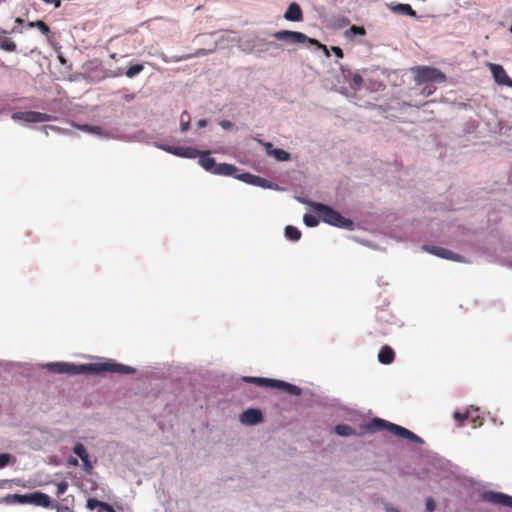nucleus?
I'll return each mask as SVG.
<instances>
[{
	"label": "nucleus",
	"mask_w": 512,
	"mask_h": 512,
	"mask_svg": "<svg viewBox=\"0 0 512 512\" xmlns=\"http://www.w3.org/2000/svg\"><path fill=\"white\" fill-rule=\"evenodd\" d=\"M63 374L68 375H97L102 373H118V374H134L136 370L128 365L117 363L111 359L103 362L88 363V364H74L63 362Z\"/></svg>",
	"instance_id": "f257e3e1"
},
{
	"label": "nucleus",
	"mask_w": 512,
	"mask_h": 512,
	"mask_svg": "<svg viewBox=\"0 0 512 512\" xmlns=\"http://www.w3.org/2000/svg\"><path fill=\"white\" fill-rule=\"evenodd\" d=\"M362 427L368 433H376L382 430H387L391 434L401 438H405L413 443H423V440L412 431L381 418H373L368 423L364 424Z\"/></svg>",
	"instance_id": "f03ea898"
},
{
	"label": "nucleus",
	"mask_w": 512,
	"mask_h": 512,
	"mask_svg": "<svg viewBox=\"0 0 512 512\" xmlns=\"http://www.w3.org/2000/svg\"><path fill=\"white\" fill-rule=\"evenodd\" d=\"M159 148L162 150L171 153L173 155L183 157V158H190L194 159L196 157L199 158V164L207 171L214 172V169L216 167L215 159L210 157L209 152H202L192 147H182V146H172L167 144L159 145Z\"/></svg>",
	"instance_id": "7ed1b4c3"
},
{
	"label": "nucleus",
	"mask_w": 512,
	"mask_h": 512,
	"mask_svg": "<svg viewBox=\"0 0 512 512\" xmlns=\"http://www.w3.org/2000/svg\"><path fill=\"white\" fill-rule=\"evenodd\" d=\"M312 209L317 214V216L325 223L330 225L346 228L349 230L353 229V221L343 217L339 212L335 211L331 207L321 204V203H312Z\"/></svg>",
	"instance_id": "20e7f679"
},
{
	"label": "nucleus",
	"mask_w": 512,
	"mask_h": 512,
	"mask_svg": "<svg viewBox=\"0 0 512 512\" xmlns=\"http://www.w3.org/2000/svg\"><path fill=\"white\" fill-rule=\"evenodd\" d=\"M5 501L8 504H33L36 506L49 508L52 505V500L49 495L43 492H34L30 494H9L6 496Z\"/></svg>",
	"instance_id": "39448f33"
},
{
	"label": "nucleus",
	"mask_w": 512,
	"mask_h": 512,
	"mask_svg": "<svg viewBox=\"0 0 512 512\" xmlns=\"http://www.w3.org/2000/svg\"><path fill=\"white\" fill-rule=\"evenodd\" d=\"M417 85L425 83H444L446 75L438 68L431 66H417L412 69Z\"/></svg>",
	"instance_id": "423d86ee"
},
{
	"label": "nucleus",
	"mask_w": 512,
	"mask_h": 512,
	"mask_svg": "<svg viewBox=\"0 0 512 512\" xmlns=\"http://www.w3.org/2000/svg\"><path fill=\"white\" fill-rule=\"evenodd\" d=\"M243 380L248 383H254L260 387L281 389L286 393L294 396H299L301 394V389L298 386L281 380H274L261 377H244Z\"/></svg>",
	"instance_id": "0eeeda50"
},
{
	"label": "nucleus",
	"mask_w": 512,
	"mask_h": 512,
	"mask_svg": "<svg viewBox=\"0 0 512 512\" xmlns=\"http://www.w3.org/2000/svg\"><path fill=\"white\" fill-rule=\"evenodd\" d=\"M273 37L278 41H283L288 44H297L309 42L310 44L317 45L322 48L326 55H329L328 49L325 45L320 44L316 39L309 38L306 34L297 31L282 30L275 32Z\"/></svg>",
	"instance_id": "6e6552de"
},
{
	"label": "nucleus",
	"mask_w": 512,
	"mask_h": 512,
	"mask_svg": "<svg viewBox=\"0 0 512 512\" xmlns=\"http://www.w3.org/2000/svg\"><path fill=\"white\" fill-rule=\"evenodd\" d=\"M14 120H22L29 123H40L54 120L52 115L37 111L15 112L12 115Z\"/></svg>",
	"instance_id": "1a4fd4ad"
},
{
	"label": "nucleus",
	"mask_w": 512,
	"mask_h": 512,
	"mask_svg": "<svg viewBox=\"0 0 512 512\" xmlns=\"http://www.w3.org/2000/svg\"><path fill=\"white\" fill-rule=\"evenodd\" d=\"M487 66L492 74L494 81L498 85L512 88V79L508 76L502 65L488 63Z\"/></svg>",
	"instance_id": "9d476101"
},
{
	"label": "nucleus",
	"mask_w": 512,
	"mask_h": 512,
	"mask_svg": "<svg viewBox=\"0 0 512 512\" xmlns=\"http://www.w3.org/2000/svg\"><path fill=\"white\" fill-rule=\"evenodd\" d=\"M482 498L495 505L512 507V496L501 492L488 491L483 493Z\"/></svg>",
	"instance_id": "9b49d317"
},
{
	"label": "nucleus",
	"mask_w": 512,
	"mask_h": 512,
	"mask_svg": "<svg viewBox=\"0 0 512 512\" xmlns=\"http://www.w3.org/2000/svg\"><path fill=\"white\" fill-rule=\"evenodd\" d=\"M424 248L429 253L436 255L438 257H441L443 259L453 260V261H457V262L462 261V257L460 255L452 252L451 250H448V249H445L442 247H438V246H425Z\"/></svg>",
	"instance_id": "f8f14e48"
},
{
	"label": "nucleus",
	"mask_w": 512,
	"mask_h": 512,
	"mask_svg": "<svg viewBox=\"0 0 512 512\" xmlns=\"http://www.w3.org/2000/svg\"><path fill=\"white\" fill-rule=\"evenodd\" d=\"M262 413L258 409H247L240 415V421L243 424L255 425L262 421Z\"/></svg>",
	"instance_id": "ddd939ff"
},
{
	"label": "nucleus",
	"mask_w": 512,
	"mask_h": 512,
	"mask_svg": "<svg viewBox=\"0 0 512 512\" xmlns=\"http://www.w3.org/2000/svg\"><path fill=\"white\" fill-rule=\"evenodd\" d=\"M73 453L76 454L78 457H80V459L83 462L84 469L86 471L89 472L93 468L92 464H91V461L89 459V454L87 453L86 448L84 447L83 444L77 443L73 447Z\"/></svg>",
	"instance_id": "4468645a"
},
{
	"label": "nucleus",
	"mask_w": 512,
	"mask_h": 512,
	"mask_svg": "<svg viewBox=\"0 0 512 512\" xmlns=\"http://www.w3.org/2000/svg\"><path fill=\"white\" fill-rule=\"evenodd\" d=\"M284 18L288 21H301L303 13L300 6L295 2L291 3L284 14Z\"/></svg>",
	"instance_id": "2eb2a0df"
},
{
	"label": "nucleus",
	"mask_w": 512,
	"mask_h": 512,
	"mask_svg": "<svg viewBox=\"0 0 512 512\" xmlns=\"http://www.w3.org/2000/svg\"><path fill=\"white\" fill-rule=\"evenodd\" d=\"M395 353L390 346H383L378 354V360L382 364H391L394 361Z\"/></svg>",
	"instance_id": "dca6fc26"
},
{
	"label": "nucleus",
	"mask_w": 512,
	"mask_h": 512,
	"mask_svg": "<svg viewBox=\"0 0 512 512\" xmlns=\"http://www.w3.org/2000/svg\"><path fill=\"white\" fill-rule=\"evenodd\" d=\"M236 171H237V169L234 165L227 164V163H221V164L216 165L213 173L217 174V175L230 176V175H233Z\"/></svg>",
	"instance_id": "f3484780"
},
{
	"label": "nucleus",
	"mask_w": 512,
	"mask_h": 512,
	"mask_svg": "<svg viewBox=\"0 0 512 512\" xmlns=\"http://www.w3.org/2000/svg\"><path fill=\"white\" fill-rule=\"evenodd\" d=\"M104 506H111L110 504L100 501L96 498H89L86 502V507L90 510L97 509V512H106Z\"/></svg>",
	"instance_id": "a211bd4d"
},
{
	"label": "nucleus",
	"mask_w": 512,
	"mask_h": 512,
	"mask_svg": "<svg viewBox=\"0 0 512 512\" xmlns=\"http://www.w3.org/2000/svg\"><path fill=\"white\" fill-rule=\"evenodd\" d=\"M241 179H244L248 181L251 184H255L264 188H269L270 185L268 184V181L264 178H261L259 176H254L249 173L242 175Z\"/></svg>",
	"instance_id": "6ab92c4d"
},
{
	"label": "nucleus",
	"mask_w": 512,
	"mask_h": 512,
	"mask_svg": "<svg viewBox=\"0 0 512 512\" xmlns=\"http://www.w3.org/2000/svg\"><path fill=\"white\" fill-rule=\"evenodd\" d=\"M391 10L393 12L406 14L411 17L416 16V12L413 10L411 5H409V4H397L396 6L391 7Z\"/></svg>",
	"instance_id": "aec40b11"
},
{
	"label": "nucleus",
	"mask_w": 512,
	"mask_h": 512,
	"mask_svg": "<svg viewBox=\"0 0 512 512\" xmlns=\"http://www.w3.org/2000/svg\"><path fill=\"white\" fill-rule=\"evenodd\" d=\"M0 48L4 51L14 52L17 49V45L10 38L6 36H0Z\"/></svg>",
	"instance_id": "412c9836"
},
{
	"label": "nucleus",
	"mask_w": 512,
	"mask_h": 512,
	"mask_svg": "<svg viewBox=\"0 0 512 512\" xmlns=\"http://www.w3.org/2000/svg\"><path fill=\"white\" fill-rule=\"evenodd\" d=\"M28 26L30 28H38L40 32L45 36H48L50 33L49 26L42 20L31 21L28 23Z\"/></svg>",
	"instance_id": "4be33fe9"
},
{
	"label": "nucleus",
	"mask_w": 512,
	"mask_h": 512,
	"mask_svg": "<svg viewBox=\"0 0 512 512\" xmlns=\"http://www.w3.org/2000/svg\"><path fill=\"white\" fill-rule=\"evenodd\" d=\"M285 236L292 241H298L301 238V231L297 227L289 225L285 228Z\"/></svg>",
	"instance_id": "5701e85b"
},
{
	"label": "nucleus",
	"mask_w": 512,
	"mask_h": 512,
	"mask_svg": "<svg viewBox=\"0 0 512 512\" xmlns=\"http://www.w3.org/2000/svg\"><path fill=\"white\" fill-rule=\"evenodd\" d=\"M335 432L339 436H351L355 434V430L346 424H339L335 426Z\"/></svg>",
	"instance_id": "b1692460"
},
{
	"label": "nucleus",
	"mask_w": 512,
	"mask_h": 512,
	"mask_svg": "<svg viewBox=\"0 0 512 512\" xmlns=\"http://www.w3.org/2000/svg\"><path fill=\"white\" fill-rule=\"evenodd\" d=\"M365 34H366V31H365L364 27L356 26V25H352L348 30L345 31V36L347 38H353L356 35L363 36Z\"/></svg>",
	"instance_id": "393cba45"
},
{
	"label": "nucleus",
	"mask_w": 512,
	"mask_h": 512,
	"mask_svg": "<svg viewBox=\"0 0 512 512\" xmlns=\"http://www.w3.org/2000/svg\"><path fill=\"white\" fill-rule=\"evenodd\" d=\"M278 161H288L290 159V154L283 150L275 148L272 152V155Z\"/></svg>",
	"instance_id": "a878e982"
},
{
	"label": "nucleus",
	"mask_w": 512,
	"mask_h": 512,
	"mask_svg": "<svg viewBox=\"0 0 512 512\" xmlns=\"http://www.w3.org/2000/svg\"><path fill=\"white\" fill-rule=\"evenodd\" d=\"M320 220L321 219L317 216V214H305L303 217V221L305 225H307L308 227H316L319 224Z\"/></svg>",
	"instance_id": "bb28decb"
},
{
	"label": "nucleus",
	"mask_w": 512,
	"mask_h": 512,
	"mask_svg": "<svg viewBox=\"0 0 512 512\" xmlns=\"http://www.w3.org/2000/svg\"><path fill=\"white\" fill-rule=\"evenodd\" d=\"M143 69H144V66L142 64H135V65H132L131 67H129L125 74L128 78H133L136 75H138L139 73H141L143 71Z\"/></svg>",
	"instance_id": "cd10ccee"
},
{
	"label": "nucleus",
	"mask_w": 512,
	"mask_h": 512,
	"mask_svg": "<svg viewBox=\"0 0 512 512\" xmlns=\"http://www.w3.org/2000/svg\"><path fill=\"white\" fill-rule=\"evenodd\" d=\"M478 409L470 411V418L468 419L473 428L479 427L482 425V419L477 414Z\"/></svg>",
	"instance_id": "c85d7f7f"
},
{
	"label": "nucleus",
	"mask_w": 512,
	"mask_h": 512,
	"mask_svg": "<svg viewBox=\"0 0 512 512\" xmlns=\"http://www.w3.org/2000/svg\"><path fill=\"white\" fill-rule=\"evenodd\" d=\"M49 371L57 374H63V362L48 363L45 366Z\"/></svg>",
	"instance_id": "c756f323"
},
{
	"label": "nucleus",
	"mask_w": 512,
	"mask_h": 512,
	"mask_svg": "<svg viewBox=\"0 0 512 512\" xmlns=\"http://www.w3.org/2000/svg\"><path fill=\"white\" fill-rule=\"evenodd\" d=\"M453 418L459 422V425L462 426L466 420L470 418V410L465 412H454Z\"/></svg>",
	"instance_id": "7c9ffc66"
},
{
	"label": "nucleus",
	"mask_w": 512,
	"mask_h": 512,
	"mask_svg": "<svg viewBox=\"0 0 512 512\" xmlns=\"http://www.w3.org/2000/svg\"><path fill=\"white\" fill-rule=\"evenodd\" d=\"M180 120H181V130L183 132L187 131L189 129V124H190L189 114L186 111H184L181 114Z\"/></svg>",
	"instance_id": "2f4dec72"
},
{
	"label": "nucleus",
	"mask_w": 512,
	"mask_h": 512,
	"mask_svg": "<svg viewBox=\"0 0 512 512\" xmlns=\"http://www.w3.org/2000/svg\"><path fill=\"white\" fill-rule=\"evenodd\" d=\"M68 489V483L66 481H61L57 484L56 495L60 497L63 495Z\"/></svg>",
	"instance_id": "473e14b6"
},
{
	"label": "nucleus",
	"mask_w": 512,
	"mask_h": 512,
	"mask_svg": "<svg viewBox=\"0 0 512 512\" xmlns=\"http://www.w3.org/2000/svg\"><path fill=\"white\" fill-rule=\"evenodd\" d=\"M425 507L427 512H433L435 510L436 504L432 497H427L425 500Z\"/></svg>",
	"instance_id": "72a5a7b5"
},
{
	"label": "nucleus",
	"mask_w": 512,
	"mask_h": 512,
	"mask_svg": "<svg viewBox=\"0 0 512 512\" xmlns=\"http://www.w3.org/2000/svg\"><path fill=\"white\" fill-rule=\"evenodd\" d=\"M11 460V455L7 453L0 454V469L4 468L6 465L9 464Z\"/></svg>",
	"instance_id": "f704fd0d"
},
{
	"label": "nucleus",
	"mask_w": 512,
	"mask_h": 512,
	"mask_svg": "<svg viewBox=\"0 0 512 512\" xmlns=\"http://www.w3.org/2000/svg\"><path fill=\"white\" fill-rule=\"evenodd\" d=\"M263 147L265 148V151L268 155H272V152L275 148H273V145L270 142H264L263 140H257Z\"/></svg>",
	"instance_id": "c9c22d12"
},
{
	"label": "nucleus",
	"mask_w": 512,
	"mask_h": 512,
	"mask_svg": "<svg viewBox=\"0 0 512 512\" xmlns=\"http://www.w3.org/2000/svg\"><path fill=\"white\" fill-rule=\"evenodd\" d=\"M219 125L225 130H229L234 126L233 123L229 120H221Z\"/></svg>",
	"instance_id": "e433bc0d"
},
{
	"label": "nucleus",
	"mask_w": 512,
	"mask_h": 512,
	"mask_svg": "<svg viewBox=\"0 0 512 512\" xmlns=\"http://www.w3.org/2000/svg\"><path fill=\"white\" fill-rule=\"evenodd\" d=\"M435 91V87H432V86H426L422 89V95L424 96H429L431 95L432 93H434Z\"/></svg>",
	"instance_id": "4c0bfd02"
},
{
	"label": "nucleus",
	"mask_w": 512,
	"mask_h": 512,
	"mask_svg": "<svg viewBox=\"0 0 512 512\" xmlns=\"http://www.w3.org/2000/svg\"><path fill=\"white\" fill-rule=\"evenodd\" d=\"M332 51L333 53L338 57V58H342L343 57V51L340 47L338 46H333L332 48Z\"/></svg>",
	"instance_id": "58836bf2"
},
{
	"label": "nucleus",
	"mask_w": 512,
	"mask_h": 512,
	"mask_svg": "<svg viewBox=\"0 0 512 512\" xmlns=\"http://www.w3.org/2000/svg\"><path fill=\"white\" fill-rule=\"evenodd\" d=\"M362 77L360 75H355L353 77V82L355 85L360 86L362 84Z\"/></svg>",
	"instance_id": "ea45409f"
},
{
	"label": "nucleus",
	"mask_w": 512,
	"mask_h": 512,
	"mask_svg": "<svg viewBox=\"0 0 512 512\" xmlns=\"http://www.w3.org/2000/svg\"><path fill=\"white\" fill-rule=\"evenodd\" d=\"M198 127H205L207 125V121L205 119H200L197 122Z\"/></svg>",
	"instance_id": "a19ab883"
},
{
	"label": "nucleus",
	"mask_w": 512,
	"mask_h": 512,
	"mask_svg": "<svg viewBox=\"0 0 512 512\" xmlns=\"http://www.w3.org/2000/svg\"><path fill=\"white\" fill-rule=\"evenodd\" d=\"M104 507L106 509V512H116L112 506H104Z\"/></svg>",
	"instance_id": "79ce46f5"
},
{
	"label": "nucleus",
	"mask_w": 512,
	"mask_h": 512,
	"mask_svg": "<svg viewBox=\"0 0 512 512\" xmlns=\"http://www.w3.org/2000/svg\"><path fill=\"white\" fill-rule=\"evenodd\" d=\"M104 507L106 509V512H116L112 506H104Z\"/></svg>",
	"instance_id": "37998d69"
},
{
	"label": "nucleus",
	"mask_w": 512,
	"mask_h": 512,
	"mask_svg": "<svg viewBox=\"0 0 512 512\" xmlns=\"http://www.w3.org/2000/svg\"><path fill=\"white\" fill-rule=\"evenodd\" d=\"M386 511H387V512H400V511H398V510H397L396 508H394V507H387V508H386Z\"/></svg>",
	"instance_id": "c03bdc74"
},
{
	"label": "nucleus",
	"mask_w": 512,
	"mask_h": 512,
	"mask_svg": "<svg viewBox=\"0 0 512 512\" xmlns=\"http://www.w3.org/2000/svg\"><path fill=\"white\" fill-rule=\"evenodd\" d=\"M15 22H16L17 24H23V22H24V21H23V19H22V18L18 17V18H16V19H15Z\"/></svg>",
	"instance_id": "a18cd8bd"
},
{
	"label": "nucleus",
	"mask_w": 512,
	"mask_h": 512,
	"mask_svg": "<svg viewBox=\"0 0 512 512\" xmlns=\"http://www.w3.org/2000/svg\"><path fill=\"white\" fill-rule=\"evenodd\" d=\"M69 463H71V464H73V465H77L78 461H77V459L71 458V459L69 460Z\"/></svg>",
	"instance_id": "49530a36"
}]
</instances>
